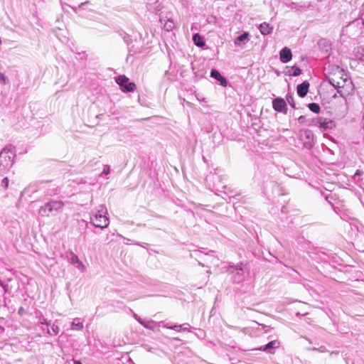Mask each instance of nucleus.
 <instances>
[{
  "label": "nucleus",
  "instance_id": "obj_1",
  "mask_svg": "<svg viewBox=\"0 0 364 364\" xmlns=\"http://www.w3.org/2000/svg\"><path fill=\"white\" fill-rule=\"evenodd\" d=\"M107 210L105 205H100L97 213L91 218V223L97 228H106L109 224V218L107 216Z\"/></svg>",
  "mask_w": 364,
  "mask_h": 364
},
{
  "label": "nucleus",
  "instance_id": "obj_2",
  "mask_svg": "<svg viewBox=\"0 0 364 364\" xmlns=\"http://www.w3.org/2000/svg\"><path fill=\"white\" fill-rule=\"evenodd\" d=\"M337 72L328 77L329 82L336 88H343L345 86H348L351 84L350 80L348 78L346 74L340 69L338 67L336 68Z\"/></svg>",
  "mask_w": 364,
  "mask_h": 364
},
{
  "label": "nucleus",
  "instance_id": "obj_3",
  "mask_svg": "<svg viewBox=\"0 0 364 364\" xmlns=\"http://www.w3.org/2000/svg\"><path fill=\"white\" fill-rule=\"evenodd\" d=\"M14 153L9 149H3L0 153V173L8 171L13 165Z\"/></svg>",
  "mask_w": 364,
  "mask_h": 364
},
{
  "label": "nucleus",
  "instance_id": "obj_4",
  "mask_svg": "<svg viewBox=\"0 0 364 364\" xmlns=\"http://www.w3.org/2000/svg\"><path fill=\"white\" fill-rule=\"evenodd\" d=\"M64 207V203L61 200H51L46 203L40 209L42 215H49L53 212H60Z\"/></svg>",
  "mask_w": 364,
  "mask_h": 364
},
{
  "label": "nucleus",
  "instance_id": "obj_5",
  "mask_svg": "<svg viewBox=\"0 0 364 364\" xmlns=\"http://www.w3.org/2000/svg\"><path fill=\"white\" fill-rule=\"evenodd\" d=\"M228 272L231 274L232 280L235 284H240L245 280V274L242 265L230 266Z\"/></svg>",
  "mask_w": 364,
  "mask_h": 364
},
{
  "label": "nucleus",
  "instance_id": "obj_6",
  "mask_svg": "<svg viewBox=\"0 0 364 364\" xmlns=\"http://www.w3.org/2000/svg\"><path fill=\"white\" fill-rule=\"evenodd\" d=\"M312 124L319 128L321 131L331 129L334 127V122L327 118L316 117L312 119Z\"/></svg>",
  "mask_w": 364,
  "mask_h": 364
},
{
  "label": "nucleus",
  "instance_id": "obj_7",
  "mask_svg": "<svg viewBox=\"0 0 364 364\" xmlns=\"http://www.w3.org/2000/svg\"><path fill=\"white\" fill-rule=\"evenodd\" d=\"M116 82L123 92H133L136 88V85L134 82H129V78L125 75L118 76L116 78Z\"/></svg>",
  "mask_w": 364,
  "mask_h": 364
},
{
  "label": "nucleus",
  "instance_id": "obj_8",
  "mask_svg": "<svg viewBox=\"0 0 364 364\" xmlns=\"http://www.w3.org/2000/svg\"><path fill=\"white\" fill-rule=\"evenodd\" d=\"M299 137L305 147L311 149L313 146L314 134L310 130L301 131Z\"/></svg>",
  "mask_w": 364,
  "mask_h": 364
},
{
  "label": "nucleus",
  "instance_id": "obj_9",
  "mask_svg": "<svg viewBox=\"0 0 364 364\" xmlns=\"http://www.w3.org/2000/svg\"><path fill=\"white\" fill-rule=\"evenodd\" d=\"M279 347V342L277 340H274L268 343L264 346H261L257 350L265 351L267 353L273 354L274 353V350Z\"/></svg>",
  "mask_w": 364,
  "mask_h": 364
},
{
  "label": "nucleus",
  "instance_id": "obj_10",
  "mask_svg": "<svg viewBox=\"0 0 364 364\" xmlns=\"http://www.w3.org/2000/svg\"><path fill=\"white\" fill-rule=\"evenodd\" d=\"M69 261L71 264L76 265V268L78 269L81 272H85L86 271L85 265L80 260L78 257L75 253H70Z\"/></svg>",
  "mask_w": 364,
  "mask_h": 364
},
{
  "label": "nucleus",
  "instance_id": "obj_11",
  "mask_svg": "<svg viewBox=\"0 0 364 364\" xmlns=\"http://www.w3.org/2000/svg\"><path fill=\"white\" fill-rule=\"evenodd\" d=\"M274 109L277 112H283L286 108V102L282 98H277L272 102Z\"/></svg>",
  "mask_w": 364,
  "mask_h": 364
},
{
  "label": "nucleus",
  "instance_id": "obj_12",
  "mask_svg": "<svg viewBox=\"0 0 364 364\" xmlns=\"http://www.w3.org/2000/svg\"><path fill=\"white\" fill-rule=\"evenodd\" d=\"M291 52L287 47H284V48L280 51V60L282 63H286L289 62L291 59Z\"/></svg>",
  "mask_w": 364,
  "mask_h": 364
},
{
  "label": "nucleus",
  "instance_id": "obj_13",
  "mask_svg": "<svg viewBox=\"0 0 364 364\" xmlns=\"http://www.w3.org/2000/svg\"><path fill=\"white\" fill-rule=\"evenodd\" d=\"M309 83L306 81L299 84L297 86V93L301 97H304L306 95L309 90Z\"/></svg>",
  "mask_w": 364,
  "mask_h": 364
},
{
  "label": "nucleus",
  "instance_id": "obj_14",
  "mask_svg": "<svg viewBox=\"0 0 364 364\" xmlns=\"http://www.w3.org/2000/svg\"><path fill=\"white\" fill-rule=\"evenodd\" d=\"M210 76L218 80L223 87L227 86L226 79L223 77L218 70L213 69L210 73Z\"/></svg>",
  "mask_w": 364,
  "mask_h": 364
},
{
  "label": "nucleus",
  "instance_id": "obj_15",
  "mask_svg": "<svg viewBox=\"0 0 364 364\" xmlns=\"http://www.w3.org/2000/svg\"><path fill=\"white\" fill-rule=\"evenodd\" d=\"M84 328L83 323L80 321V318H75L71 323V329L76 331H81Z\"/></svg>",
  "mask_w": 364,
  "mask_h": 364
},
{
  "label": "nucleus",
  "instance_id": "obj_16",
  "mask_svg": "<svg viewBox=\"0 0 364 364\" xmlns=\"http://www.w3.org/2000/svg\"><path fill=\"white\" fill-rule=\"evenodd\" d=\"M272 29L273 28L270 26L269 23L265 22L261 23L259 26V31L263 35L269 34Z\"/></svg>",
  "mask_w": 364,
  "mask_h": 364
},
{
  "label": "nucleus",
  "instance_id": "obj_17",
  "mask_svg": "<svg viewBox=\"0 0 364 364\" xmlns=\"http://www.w3.org/2000/svg\"><path fill=\"white\" fill-rule=\"evenodd\" d=\"M248 43V34L244 33L235 39V44H247Z\"/></svg>",
  "mask_w": 364,
  "mask_h": 364
},
{
  "label": "nucleus",
  "instance_id": "obj_18",
  "mask_svg": "<svg viewBox=\"0 0 364 364\" xmlns=\"http://www.w3.org/2000/svg\"><path fill=\"white\" fill-rule=\"evenodd\" d=\"M354 55L358 59H362L364 57V47H355Z\"/></svg>",
  "mask_w": 364,
  "mask_h": 364
},
{
  "label": "nucleus",
  "instance_id": "obj_19",
  "mask_svg": "<svg viewBox=\"0 0 364 364\" xmlns=\"http://www.w3.org/2000/svg\"><path fill=\"white\" fill-rule=\"evenodd\" d=\"M174 26H175L174 22L173 21V20H171V19L166 20L164 23V28L167 31H172L174 28Z\"/></svg>",
  "mask_w": 364,
  "mask_h": 364
},
{
  "label": "nucleus",
  "instance_id": "obj_20",
  "mask_svg": "<svg viewBox=\"0 0 364 364\" xmlns=\"http://www.w3.org/2000/svg\"><path fill=\"white\" fill-rule=\"evenodd\" d=\"M193 40L196 46H205V42L199 34H195L193 37Z\"/></svg>",
  "mask_w": 364,
  "mask_h": 364
},
{
  "label": "nucleus",
  "instance_id": "obj_21",
  "mask_svg": "<svg viewBox=\"0 0 364 364\" xmlns=\"http://www.w3.org/2000/svg\"><path fill=\"white\" fill-rule=\"evenodd\" d=\"M59 327L54 324L51 326V329H49L48 328H46L47 333L50 335H57L59 333Z\"/></svg>",
  "mask_w": 364,
  "mask_h": 364
},
{
  "label": "nucleus",
  "instance_id": "obj_22",
  "mask_svg": "<svg viewBox=\"0 0 364 364\" xmlns=\"http://www.w3.org/2000/svg\"><path fill=\"white\" fill-rule=\"evenodd\" d=\"M157 326H159V325L156 322H154L153 321H149L146 322L144 327L148 329L154 330Z\"/></svg>",
  "mask_w": 364,
  "mask_h": 364
},
{
  "label": "nucleus",
  "instance_id": "obj_23",
  "mask_svg": "<svg viewBox=\"0 0 364 364\" xmlns=\"http://www.w3.org/2000/svg\"><path fill=\"white\" fill-rule=\"evenodd\" d=\"M309 107L310 110H311L312 112H314L315 113H318L320 111V107L318 106V105H317L316 103L309 104Z\"/></svg>",
  "mask_w": 364,
  "mask_h": 364
},
{
  "label": "nucleus",
  "instance_id": "obj_24",
  "mask_svg": "<svg viewBox=\"0 0 364 364\" xmlns=\"http://www.w3.org/2000/svg\"><path fill=\"white\" fill-rule=\"evenodd\" d=\"M186 324H183V325H174V326H168V325H165L164 327L166 328H169V329H173V330H176L177 331H181V328H183V326H186Z\"/></svg>",
  "mask_w": 364,
  "mask_h": 364
},
{
  "label": "nucleus",
  "instance_id": "obj_25",
  "mask_svg": "<svg viewBox=\"0 0 364 364\" xmlns=\"http://www.w3.org/2000/svg\"><path fill=\"white\" fill-rule=\"evenodd\" d=\"M287 101L288 102V103L292 107H295V105H294V98L291 95H287Z\"/></svg>",
  "mask_w": 364,
  "mask_h": 364
},
{
  "label": "nucleus",
  "instance_id": "obj_26",
  "mask_svg": "<svg viewBox=\"0 0 364 364\" xmlns=\"http://www.w3.org/2000/svg\"><path fill=\"white\" fill-rule=\"evenodd\" d=\"M39 323L41 325H46L47 327L49 326V323L47 322L46 319L44 318H39Z\"/></svg>",
  "mask_w": 364,
  "mask_h": 364
},
{
  "label": "nucleus",
  "instance_id": "obj_27",
  "mask_svg": "<svg viewBox=\"0 0 364 364\" xmlns=\"http://www.w3.org/2000/svg\"><path fill=\"white\" fill-rule=\"evenodd\" d=\"M109 171H110V166L107 165L105 166V168H104V171H103V173L105 174V175H107L109 173Z\"/></svg>",
  "mask_w": 364,
  "mask_h": 364
},
{
  "label": "nucleus",
  "instance_id": "obj_28",
  "mask_svg": "<svg viewBox=\"0 0 364 364\" xmlns=\"http://www.w3.org/2000/svg\"><path fill=\"white\" fill-rule=\"evenodd\" d=\"M301 74V70L298 68H295L293 73L294 76H298Z\"/></svg>",
  "mask_w": 364,
  "mask_h": 364
},
{
  "label": "nucleus",
  "instance_id": "obj_29",
  "mask_svg": "<svg viewBox=\"0 0 364 364\" xmlns=\"http://www.w3.org/2000/svg\"><path fill=\"white\" fill-rule=\"evenodd\" d=\"M0 80L5 84L6 83V77L3 73H0Z\"/></svg>",
  "mask_w": 364,
  "mask_h": 364
},
{
  "label": "nucleus",
  "instance_id": "obj_30",
  "mask_svg": "<svg viewBox=\"0 0 364 364\" xmlns=\"http://www.w3.org/2000/svg\"><path fill=\"white\" fill-rule=\"evenodd\" d=\"M2 182L4 183L5 185V188H7L8 186H9V180L7 178H4L2 181Z\"/></svg>",
  "mask_w": 364,
  "mask_h": 364
},
{
  "label": "nucleus",
  "instance_id": "obj_31",
  "mask_svg": "<svg viewBox=\"0 0 364 364\" xmlns=\"http://www.w3.org/2000/svg\"><path fill=\"white\" fill-rule=\"evenodd\" d=\"M298 121L300 122V123H304V121H305V117L304 116H300L299 118H298Z\"/></svg>",
  "mask_w": 364,
  "mask_h": 364
},
{
  "label": "nucleus",
  "instance_id": "obj_32",
  "mask_svg": "<svg viewBox=\"0 0 364 364\" xmlns=\"http://www.w3.org/2000/svg\"><path fill=\"white\" fill-rule=\"evenodd\" d=\"M186 326H183V328H181V331H190L189 328L187 327L188 326V324L186 323Z\"/></svg>",
  "mask_w": 364,
  "mask_h": 364
},
{
  "label": "nucleus",
  "instance_id": "obj_33",
  "mask_svg": "<svg viewBox=\"0 0 364 364\" xmlns=\"http://www.w3.org/2000/svg\"><path fill=\"white\" fill-rule=\"evenodd\" d=\"M141 325H142L143 326H144V325L146 324V322H144V321H142L140 318L139 319H138L137 321Z\"/></svg>",
  "mask_w": 364,
  "mask_h": 364
},
{
  "label": "nucleus",
  "instance_id": "obj_34",
  "mask_svg": "<svg viewBox=\"0 0 364 364\" xmlns=\"http://www.w3.org/2000/svg\"><path fill=\"white\" fill-rule=\"evenodd\" d=\"M141 325H142L143 326H144V325L146 324V322H144V321H142L140 318L139 319H138L137 321Z\"/></svg>",
  "mask_w": 364,
  "mask_h": 364
},
{
  "label": "nucleus",
  "instance_id": "obj_35",
  "mask_svg": "<svg viewBox=\"0 0 364 364\" xmlns=\"http://www.w3.org/2000/svg\"><path fill=\"white\" fill-rule=\"evenodd\" d=\"M73 364H82V363L79 360H73Z\"/></svg>",
  "mask_w": 364,
  "mask_h": 364
},
{
  "label": "nucleus",
  "instance_id": "obj_36",
  "mask_svg": "<svg viewBox=\"0 0 364 364\" xmlns=\"http://www.w3.org/2000/svg\"><path fill=\"white\" fill-rule=\"evenodd\" d=\"M134 318H135L136 321H138V319H139V318L138 317V316H137L136 314H134Z\"/></svg>",
  "mask_w": 364,
  "mask_h": 364
},
{
  "label": "nucleus",
  "instance_id": "obj_37",
  "mask_svg": "<svg viewBox=\"0 0 364 364\" xmlns=\"http://www.w3.org/2000/svg\"><path fill=\"white\" fill-rule=\"evenodd\" d=\"M198 100H200V101L205 102V98H203V99H201V100H200L199 98H198Z\"/></svg>",
  "mask_w": 364,
  "mask_h": 364
}]
</instances>
